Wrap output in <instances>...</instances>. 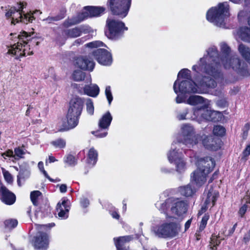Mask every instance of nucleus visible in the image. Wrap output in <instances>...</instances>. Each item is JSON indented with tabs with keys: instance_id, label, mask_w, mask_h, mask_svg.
<instances>
[{
	"instance_id": "603ef678",
	"label": "nucleus",
	"mask_w": 250,
	"mask_h": 250,
	"mask_svg": "<svg viewBox=\"0 0 250 250\" xmlns=\"http://www.w3.org/2000/svg\"><path fill=\"white\" fill-rule=\"evenodd\" d=\"M85 73L81 70H76L73 74V78H85Z\"/></svg>"
},
{
	"instance_id": "ddd939ff",
	"label": "nucleus",
	"mask_w": 250,
	"mask_h": 250,
	"mask_svg": "<svg viewBox=\"0 0 250 250\" xmlns=\"http://www.w3.org/2000/svg\"><path fill=\"white\" fill-rule=\"evenodd\" d=\"M108 3L113 14L124 18L128 13L131 0H108Z\"/></svg>"
},
{
	"instance_id": "6e6552de",
	"label": "nucleus",
	"mask_w": 250,
	"mask_h": 250,
	"mask_svg": "<svg viewBox=\"0 0 250 250\" xmlns=\"http://www.w3.org/2000/svg\"><path fill=\"white\" fill-rule=\"evenodd\" d=\"M105 11L103 7L85 6L83 10L78 15L68 19L63 22L65 27L77 24L89 17H98L103 14Z\"/></svg>"
},
{
	"instance_id": "052dcab7",
	"label": "nucleus",
	"mask_w": 250,
	"mask_h": 250,
	"mask_svg": "<svg viewBox=\"0 0 250 250\" xmlns=\"http://www.w3.org/2000/svg\"><path fill=\"white\" fill-rule=\"evenodd\" d=\"M2 156L4 157V156L6 157H12L15 158V156L13 155V151L12 150L9 149L6 152L2 154Z\"/></svg>"
},
{
	"instance_id": "a19ab883",
	"label": "nucleus",
	"mask_w": 250,
	"mask_h": 250,
	"mask_svg": "<svg viewBox=\"0 0 250 250\" xmlns=\"http://www.w3.org/2000/svg\"><path fill=\"white\" fill-rule=\"evenodd\" d=\"M64 161L65 163H67L70 166H74L77 164L76 159L71 154L68 155Z\"/></svg>"
},
{
	"instance_id": "774afa93",
	"label": "nucleus",
	"mask_w": 250,
	"mask_h": 250,
	"mask_svg": "<svg viewBox=\"0 0 250 250\" xmlns=\"http://www.w3.org/2000/svg\"><path fill=\"white\" fill-rule=\"evenodd\" d=\"M250 240V234L248 233L247 234L245 235L243 238V241L245 243L247 244Z\"/></svg>"
},
{
	"instance_id": "4c0bfd02",
	"label": "nucleus",
	"mask_w": 250,
	"mask_h": 250,
	"mask_svg": "<svg viewBox=\"0 0 250 250\" xmlns=\"http://www.w3.org/2000/svg\"><path fill=\"white\" fill-rule=\"evenodd\" d=\"M70 208L64 207V210H62V208H59L57 210L59 217L62 219H66L68 217V212Z\"/></svg>"
},
{
	"instance_id": "a878e982",
	"label": "nucleus",
	"mask_w": 250,
	"mask_h": 250,
	"mask_svg": "<svg viewBox=\"0 0 250 250\" xmlns=\"http://www.w3.org/2000/svg\"><path fill=\"white\" fill-rule=\"evenodd\" d=\"M80 116L67 113L66 115L67 124L63 127L64 130L75 128L79 123Z\"/></svg>"
},
{
	"instance_id": "49530a36",
	"label": "nucleus",
	"mask_w": 250,
	"mask_h": 250,
	"mask_svg": "<svg viewBox=\"0 0 250 250\" xmlns=\"http://www.w3.org/2000/svg\"><path fill=\"white\" fill-rule=\"evenodd\" d=\"M209 215L207 214H205L203 217L199 228L200 231H202L205 228L207 224V222L209 219Z\"/></svg>"
},
{
	"instance_id": "c03bdc74",
	"label": "nucleus",
	"mask_w": 250,
	"mask_h": 250,
	"mask_svg": "<svg viewBox=\"0 0 250 250\" xmlns=\"http://www.w3.org/2000/svg\"><path fill=\"white\" fill-rule=\"evenodd\" d=\"M64 15L63 14L58 15L54 17H48L46 19L43 20L44 21H46L48 23H51L55 21H60L64 18Z\"/></svg>"
},
{
	"instance_id": "c9c22d12",
	"label": "nucleus",
	"mask_w": 250,
	"mask_h": 250,
	"mask_svg": "<svg viewBox=\"0 0 250 250\" xmlns=\"http://www.w3.org/2000/svg\"><path fill=\"white\" fill-rule=\"evenodd\" d=\"M177 78H191V71L188 68L181 69L178 73Z\"/></svg>"
},
{
	"instance_id": "c756f323",
	"label": "nucleus",
	"mask_w": 250,
	"mask_h": 250,
	"mask_svg": "<svg viewBox=\"0 0 250 250\" xmlns=\"http://www.w3.org/2000/svg\"><path fill=\"white\" fill-rule=\"evenodd\" d=\"M238 34L241 39L246 42H250V28L242 27L240 28Z\"/></svg>"
},
{
	"instance_id": "7ed1b4c3",
	"label": "nucleus",
	"mask_w": 250,
	"mask_h": 250,
	"mask_svg": "<svg viewBox=\"0 0 250 250\" xmlns=\"http://www.w3.org/2000/svg\"><path fill=\"white\" fill-rule=\"evenodd\" d=\"M187 103L191 105L203 104L200 107L193 109V114L195 116L201 115L205 119L214 122H218L221 119V112L207 109L208 104L206 103L204 99L200 96H190L188 99Z\"/></svg>"
},
{
	"instance_id": "6e6d98bb",
	"label": "nucleus",
	"mask_w": 250,
	"mask_h": 250,
	"mask_svg": "<svg viewBox=\"0 0 250 250\" xmlns=\"http://www.w3.org/2000/svg\"><path fill=\"white\" fill-rule=\"evenodd\" d=\"M210 245L212 246L211 247V248L212 250H214V247H216L217 246H218L220 244V241L217 240V238H212L210 241Z\"/></svg>"
},
{
	"instance_id": "a18cd8bd",
	"label": "nucleus",
	"mask_w": 250,
	"mask_h": 250,
	"mask_svg": "<svg viewBox=\"0 0 250 250\" xmlns=\"http://www.w3.org/2000/svg\"><path fill=\"white\" fill-rule=\"evenodd\" d=\"M86 47L89 48H96L100 46H106L103 42L99 41H94L86 44Z\"/></svg>"
},
{
	"instance_id": "7c9ffc66",
	"label": "nucleus",
	"mask_w": 250,
	"mask_h": 250,
	"mask_svg": "<svg viewBox=\"0 0 250 250\" xmlns=\"http://www.w3.org/2000/svg\"><path fill=\"white\" fill-rule=\"evenodd\" d=\"M179 191L183 196L188 197L192 196L195 192V189L190 184L179 188Z\"/></svg>"
},
{
	"instance_id": "ea45409f",
	"label": "nucleus",
	"mask_w": 250,
	"mask_h": 250,
	"mask_svg": "<svg viewBox=\"0 0 250 250\" xmlns=\"http://www.w3.org/2000/svg\"><path fill=\"white\" fill-rule=\"evenodd\" d=\"M213 134L216 136H223L225 133V128L221 125H216L213 130Z\"/></svg>"
},
{
	"instance_id": "864d4df0",
	"label": "nucleus",
	"mask_w": 250,
	"mask_h": 250,
	"mask_svg": "<svg viewBox=\"0 0 250 250\" xmlns=\"http://www.w3.org/2000/svg\"><path fill=\"white\" fill-rule=\"evenodd\" d=\"M188 113V109H185L183 112L179 113L178 115H177V118L178 119V120H185V119H190L191 118V117H186L187 114Z\"/></svg>"
},
{
	"instance_id": "a211bd4d",
	"label": "nucleus",
	"mask_w": 250,
	"mask_h": 250,
	"mask_svg": "<svg viewBox=\"0 0 250 250\" xmlns=\"http://www.w3.org/2000/svg\"><path fill=\"white\" fill-rule=\"evenodd\" d=\"M36 249L46 250L49 245L48 236L46 233L39 232L32 240Z\"/></svg>"
},
{
	"instance_id": "0e129e2a",
	"label": "nucleus",
	"mask_w": 250,
	"mask_h": 250,
	"mask_svg": "<svg viewBox=\"0 0 250 250\" xmlns=\"http://www.w3.org/2000/svg\"><path fill=\"white\" fill-rule=\"evenodd\" d=\"M210 194H211V192L210 191H209L207 194V199L206 200V201L205 202V204L206 205H208L209 204H210V203L211 202Z\"/></svg>"
},
{
	"instance_id": "680f3d73",
	"label": "nucleus",
	"mask_w": 250,
	"mask_h": 250,
	"mask_svg": "<svg viewBox=\"0 0 250 250\" xmlns=\"http://www.w3.org/2000/svg\"><path fill=\"white\" fill-rule=\"evenodd\" d=\"M237 226V224L235 223L233 225V227L229 230L228 233L227 234H226L225 235L228 236H231L234 232Z\"/></svg>"
},
{
	"instance_id": "5fc2aeb1",
	"label": "nucleus",
	"mask_w": 250,
	"mask_h": 250,
	"mask_svg": "<svg viewBox=\"0 0 250 250\" xmlns=\"http://www.w3.org/2000/svg\"><path fill=\"white\" fill-rule=\"evenodd\" d=\"M250 128V125L249 123H247L245 125L243 128V134L242 137L244 139H246L248 135V132Z\"/></svg>"
},
{
	"instance_id": "4d7b16f0",
	"label": "nucleus",
	"mask_w": 250,
	"mask_h": 250,
	"mask_svg": "<svg viewBox=\"0 0 250 250\" xmlns=\"http://www.w3.org/2000/svg\"><path fill=\"white\" fill-rule=\"evenodd\" d=\"M247 208L248 206L246 204L244 205L240 208L239 210V214L240 215L241 217H243V216L245 214L247 210Z\"/></svg>"
},
{
	"instance_id": "09e8293b",
	"label": "nucleus",
	"mask_w": 250,
	"mask_h": 250,
	"mask_svg": "<svg viewBox=\"0 0 250 250\" xmlns=\"http://www.w3.org/2000/svg\"><path fill=\"white\" fill-rule=\"evenodd\" d=\"M105 94L109 104H111V103L113 100V96L111 91V87L110 86H107L105 90Z\"/></svg>"
},
{
	"instance_id": "aec40b11",
	"label": "nucleus",
	"mask_w": 250,
	"mask_h": 250,
	"mask_svg": "<svg viewBox=\"0 0 250 250\" xmlns=\"http://www.w3.org/2000/svg\"><path fill=\"white\" fill-rule=\"evenodd\" d=\"M83 105V102L82 98L75 97L72 98L70 102L67 113L80 116Z\"/></svg>"
},
{
	"instance_id": "9d476101",
	"label": "nucleus",
	"mask_w": 250,
	"mask_h": 250,
	"mask_svg": "<svg viewBox=\"0 0 250 250\" xmlns=\"http://www.w3.org/2000/svg\"><path fill=\"white\" fill-rule=\"evenodd\" d=\"M23 9V4H20L17 9L15 7H11L6 12L5 16L7 19H11L12 24H15L16 22L18 23L19 21L27 23L28 22H32L34 20L33 16L30 14H22Z\"/></svg>"
},
{
	"instance_id": "5701e85b",
	"label": "nucleus",
	"mask_w": 250,
	"mask_h": 250,
	"mask_svg": "<svg viewBox=\"0 0 250 250\" xmlns=\"http://www.w3.org/2000/svg\"><path fill=\"white\" fill-rule=\"evenodd\" d=\"M177 146H181L180 142H175L172 144L171 150L167 153V158L170 163L175 162L179 159L182 158V155L181 152H178L179 149H177Z\"/></svg>"
},
{
	"instance_id": "4468645a",
	"label": "nucleus",
	"mask_w": 250,
	"mask_h": 250,
	"mask_svg": "<svg viewBox=\"0 0 250 250\" xmlns=\"http://www.w3.org/2000/svg\"><path fill=\"white\" fill-rule=\"evenodd\" d=\"M78 83H72V87L76 89L80 94H83L88 96L96 98L100 93V88L97 84L92 83L84 84L83 79H74Z\"/></svg>"
},
{
	"instance_id": "39448f33",
	"label": "nucleus",
	"mask_w": 250,
	"mask_h": 250,
	"mask_svg": "<svg viewBox=\"0 0 250 250\" xmlns=\"http://www.w3.org/2000/svg\"><path fill=\"white\" fill-rule=\"evenodd\" d=\"M229 16V6L227 2L219 3L209 9L206 15L207 20L214 25L225 28V20Z\"/></svg>"
},
{
	"instance_id": "8fccbe9b",
	"label": "nucleus",
	"mask_w": 250,
	"mask_h": 250,
	"mask_svg": "<svg viewBox=\"0 0 250 250\" xmlns=\"http://www.w3.org/2000/svg\"><path fill=\"white\" fill-rule=\"evenodd\" d=\"M172 199H167L165 202L161 204V209L163 211L167 210L168 207H171Z\"/></svg>"
},
{
	"instance_id": "bb28decb",
	"label": "nucleus",
	"mask_w": 250,
	"mask_h": 250,
	"mask_svg": "<svg viewBox=\"0 0 250 250\" xmlns=\"http://www.w3.org/2000/svg\"><path fill=\"white\" fill-rule=\"evenodd\" d=\"M199 92L202 89L207 88H213L217 85L215 79H199Z\"/></svg>"
},
{
	"instance_id": "dca6fc26",
	"label": "nucleus",
	"mask_w": 250,
	"mask_h": 250,
	"mask_svg": "<svg viewBox=\"0 0 250 250\" xmlns=\"http://www.w3.org/2000/svg\"><path fill=\"white\" fill-rule=\"evenodd\" d=\"M92 56L102 65L109 66L112 63L111 54L106 49H95L93 51Z\"/></svg>"
},
{
	"instance_id": "cd10ccee",
	"label": "nucleus",
	"mask_w": 250,
	"mask_h": 250,
	"mask_svg": "<svg viewBox=\"0 0 250 250\" xmlns=\"http://www.w3.org/2000/svg\"><path fill=\"white\" fill-rule=\"evenodd\" d=\"M249 10V7L246 6L244 9L240 11L238 14L239 21L242 23L247 22L250 26V10Z\"/></svg>"
},
{
	"instance_id": "0eeeda50",
	"label": "nucleus",
	"mask_w": 250,
	"mask_h": 250,
	"mask_svg": "<svg viewBox=\"0 0 250 250\" xmlns=\"http://www.w3.org/2000/svg\"><path fill=\"white\" fill-rule=\"evenodd\" d=\"M30 36L26 32H23L18 36L19 41L17 44H14L8 47L7 53L12 55L16 56V59L25 56L26 54L28 55L33 54L32 51H29L27 49H30V44L32 40L30 39Z\"/></svg>"
},
{
	"instance_id": "e433bc0d",
	"label": "nucleus",
	"mask_w": 250,
	"mask_h": 250,
	"mask_svg": "<svg viewBox=\"0 0 250 250\" xmlns=\"http://www.w3.org/2000/svg\"><path fill=\"white\" fill-rule=\"evenodd\" d=\"M86 106L87 113L90 115H92L94 112V107L93 102L91 99L88 98L86 99Z\"/></svg>"
},
{
	"instance_id": "393cba45",
	"label": "nucleus",
	"mask_w": 250,
	"mask_h": 250,
	"mask_svg": "<svg viewBox=\"0 0 250 250\" xmlns=\"http://www.w3.org/2000/svg\"><path fill=\"white\" fill-rule=\"evenodd\" d=\"M133 236L132 235L121 236L117 239L114 238V240L117 250H128V248L124 247V245L125 243L133 240Z\"/></svg>"
},
{
	"instance_id": "72a5a7b5",
	"label": "nucleus",
	"mask_w": 250,
	"mask_h": 250,
	"mask_svg": "<svg viewBox=\"0 0 250 250\" xmlns=\"http://www.w3.org/2000/svg\"><path fill=\"white\" fill-rule=\"evenodd\" d=\"M174 163L176 165L177 171L181 173L185 171L186 169V163L183 157L179 159Z\"/></svg>"
},
{
	"instance_id": "3c124183",
	"label": "nucleus",
	"mask_w": 250,
	"mask_h": 250,
	"mask_svg": "<svg viewBox=\"0 0 250 250\" xmlns=\"http://www.w3.org/2000/svg\"><path fill=\"white\" fill-rule=\"evenodd\" d=\"M14 152L15 157H18L19 158H22V155L25 154L23 149L20 147L15 148Z\"/></svg>"
},
{
	"instance_id": "13d9d810",
	"label": "nucleus",
	"mask_w": 250,
	"mask_h": 250,
	"mask_svg": "<svg viewBox=\"0 0 250 250\" xmlns=\"http://www.w3.org/2000/svg\"><path fill=\"white\" fill-rule=\"evenodd\" d=\"M81 205L83 208H86L89 204V200L85 198H83L81 199Z\"/></svg>"
},
{
	"instance_id": "412c9836",
	"label": "nucleus",
	"mask_w": 250,
	"mask_h": 250,
	"mask_svg": "<svg viewBox=\"0 0 250 250\" xmlns=\"http://www.w3.org/2000/svg\"><path fill=\"white\" fill-rule=\"evenodd\" d=\"M76 65L81 69L92 71L95 66V62L87 57H78L76 60Z\"/></svg>"
},
{
	"instance_id": "20e7f679",
	"label": "nucleus",
	"mask_w": 250,
	"mask_h": 250,
	"mask_svg": "<svg viewBox=\"0 0 250 250\" xmlns=\"http://www.w3.org/2000/svg\"><path fill=\"white\" fill-rule=\"evenodd\" d=\"M215 161L210 157L201 158L197 163V169L195 170L191 176L192 181L198 186H201L206 181V177L213 169Z\"/></svg>"
},
{
	"instance_id": "f704fd0d",
	"label": "nucleus",
	"mask_w": 250,
	"mask_h": 250,
	"mask_svg": "<svg viewBox=\"0 0 250 250\" xmlns=\"http://www.w3.org/2000/svg\"><path fill=\"white\" fill-rule=\"evenodd\" d=\"M42 194L39 190L32 191L30 193L31 200L34 206L38 205V197Z\"/></svg>"
},
{
	"instance_id": "c85d7f7f",
	"label": "nucleus",
	"mask_w": 250,
	"mask_h": 250,
	"mask_svg": "<svg viewBox=\"0 0 250 250\" xmlns=\"http://www.w3.org/2000/svg\"><path fill=\"white\" fill-rule=\"evenodd\" d=\"M20 172L17 176V183L19 186H21V180H25L28 178L30 175V171L29 167H20Z\"/></svg>"
},
{
	"instance_id": "37998d69",
	"label": "nucleus",
	"mask_w": 250,
	"mask_h": 250,
	"mask_svg": "<svg viewBox=\"0 0 250 250\" xmlns=\"http://www.w3.org/2000/svg\"><path fill=\"white\" fill-rule=\"evenodd\" d=\"M64 207L70 208V202L68 200L63 198L62 199L61 203L59 202L57 204L56 209L58 210L59 208H62V210H64Z\"/></svg>"
},
{
	"instance_id": "2f4dec72",
	"label": "nucleus",
	"mask_w": 250,
	"mask_h": 250,
	"mask_svg": "<svg viewBox=\"0 0 250 250\" xmlns=\"http://www.w3.org/2000/svg\"><path fill=\"white\" fill-rule=\"evenodd\" d=\"M238 50L242 56L250 63V49L243 44H240Z\"/></svg>"
},
{
	"instance_id": "69168bd1",
	"label": "nucleus",
	"mask_w": 250,
	"mask_h": 250,
	"mask_svg": "<svg viewBox=\"0 0 250 250\" xmlns=\"http://www.w3.org/2000/svg\"><path fill=\"white\" fill-rule=\"evenodd\" d=\"M227 102L224 100H220L217 102V104L221 107H225L226 105Z\"/></svg>"
},
{
	"instance_id": "4be33fe9",
	"label": "nucleus",
	"mask_w": 250,
	"mask_h": 250,
	"mask_svg": "<svg viewBox=\"0 0 250 250\" xmlns=\"http://www.w3.org/2000/svg\"><path fill=\"white\" fill-rule=\"evenodd\" d=\"M202 143L208 149L216 151L220 147V140L213 136H207L203 139Z\"/></svg>"
},
{
	"instance_id": "f3484780",
	"label": "nucleus",
	"mask_w": 250,
	"mask_h": 250,
	"mask_svg": "<svg viewBox=\"0 0 250 250\" xmlns=\"http://www.w3.org/2000/svg\"><path fill=\"white\" fill-rule=\"evenodd\" d=\"M188 206V203L185 201L174 199H172L170 210L173 214L181 216L186 213Z\"/></svg>"
},
{
	"instance_id": "bf43d9fd",
	"label": "nucleus",
	"mask_w": 250,
	"mask_h": 250,
	"mask_svg": "<svg viewBox=\"0 0 250 250\" xmlns=\"http://www.w3.org/2000/svg\"><path fill=\"white\" fill-rule=\"evenodd\" d=\"M86 40L85 37H83L79 38L75 40L73 43L74 45H79L83 43Z\"/></svg>"
},
{
	"instance_id": "1a4fd4ad",
	"label": "nucleus",
	"mask_w": 250,
	"mask_h": 250,
	"mask_svg": "<svg viewBox=\"0 0 250 250\" xmlns=\"http://www.w3.org/2000/svg\"><path fill=\"white\" fill-rule=\"evenodd\" d=\"M106 25L107 30L105 31V34L108 38L111 39L120 38L124 31L128 29L123 22L113 18H108L106 20Z\"/></svg>"
},
{
	"instance_id": "b1692460",
	"label": "nucleus",
	"mask_w": 250,
	"mask_h": 250,
	"mask_svg": "<svg viewBox=\"0 0 250 250\" xmlns=\"http://www.w3.org/2000/svg\"><path fill=\"white\" fill-rule=\"evenodd\" d=\"M0 199L4 204L8 205L13 204L16 201L15 195L6 187L3 188Z\"/></svg>"
},
{
	"instance_id": "f03ea898",
	"label": "nucleus",
	"mask_w": 250,
	"mask_h": 250,
	"mask_svg": "<svg viewBox=\"0 0 250 250\" xmlns=\"http://www.w3.org/2000/svg\"><path fill=\"white\" fill-rule=\"evenodd\" d=\"M220 49L221 54L220 55L218 54L219 62L217 64L219 68L222 64L226 69L232 68L243 76H249L246 65L244 62L242 64L238 57L231 55L230 48L226 43L222 42L220 44Z\"/></svg>"
},
{
	"instance_id": "de8ad7c7",
	"label": "nucleus",
	"mask_w": 250,
	"mask_h": 250,
	"mask_svg": "<svg viewBox=\"0 0 250 250\" xmlns=\"http://www.w3.org/2000/svg\"><path fill=\"white\" fill-rule=\"evenodd\" d=\"M4 224L8 228H14L18 225V221L16 219H9L4 222Z\"/></svg>"
},
{
	"instance_id": "423d86ee",
	"label": "nucleus",
	"mask_w": 250,
	"mask_h": 250,
	"mask_svg": "<svg viewBox=\"0 0 250 250\" xmlns=\"http://www.w3.org/2000/svg\"><path fill=\"white\" fill-rule=\"evenodd\" d=\"M181 226L175 222H165L153 227L152 231L155 236L160 238H173L181 231Z\"/></svg>"
},
{
	"instance_id": "9b49d317",
	"label": "nucleus",
	"mask_w": 250,
	"mask_h": 250,
	"mask_svg": "<svg viewBox=\"0 0 250 250\" xmlns=\"http://www.w3.org/2000/svg\"><path fill=\"white\" fill-rule=\"evenodd\" d=\"M181 79H177L173 85L174 92L178 91L183 93H199L198 84L199 79H186L180 81Z\"/></svg>"
},
{
	"instance_id": "79ce46f5",
	"label": "nucleus",
	"mask_w": 250,
	"mask_h": 250,
	"mask_svg": "<svg viewBox=\"0 0 250 250\" xmlns=\"http://www.w3.org/2000/svg\"><path fill=\"white\" fill-rule=\"evenodd\" d=\"M1 170L5 181L9 184L12 183L13 178L12 175L4 168H1Z\"/></svg>"
},
{
	"instance_id": "6ab92c4d",
	"label": "nucleus",
	"mask_w": 250,
	"mask_h": 250,
	"mask_svg": "<svg viewBox=\"0 0 250 250\" xmlns=\"http://www.w3.org/2000/svg\"><path fill=\"white\" fill-rule=\"evenodd\" d=\"M91 29L86 26H80L71 29L64 30L62 32V35L67 38H75L82 35L83 33L86 34L89 33Z\"/></svg>"
},
{
	"instance_id": "f257e3e1",
	"label": "nucleus",
	"mask_w": 250,
	"mask_h": 250,
	"mask_svg": "<svg viewBox=\"0 0 250 250\" xmlns=\"http://www.w3.org/2000/svg\"><path fill=\"white\" fill-rule=\"evenodd\" d=\"M207 54L201 58L196 64L192 66V70L197 77H204L208 75L216 78L221 76L220 68L218 66L219 58L216 46H213L206 51Z\"/></svg>"
},
{
	"instance_id": "f8f14e48",
	"label": "nucleus",
	"mask_w": 250,
	"mask_h": 250,
	"mask_svg": "<svg viewBox=\"0 0 250 250\" xmlns=\"http://www.w3.org/2000/svg\"><path fill=\"white\" fill-rule=\"evenodd\" d=\"M198 138L193 126L185 124L181 127V138L178 142L190 148L198 143Z\"/></svg>"
},
{
	"instance_id": "2eb2a0df",
	"label": "nucleus",
	"mask_w": 250,
	"mask_h": 250,
	"mask_svg": "<svg viewBox=\"0 0 250 250\" xmlns=\"http://www.w3.org/2000/svg\"><path fill=\"white\" fill-rule=\"evenodd\" d=\"M112 120V116L109 111H107L99 119L98 126L99 129L95 131H92V133L96 137L103 138L107 134V130L111 124Z\"/></svg>"
},
{
	"instance_id": "e2e57ef3",
	"label": "nucleus",
	"mask_w": 250,
	"mask_h": 250,
	"mask_svg": "<svg viewBox=\"0 0 250 250\" xmlns=\"http://www.w3.org/2000/svg\"><path fill=\"white\" fill-rule=\"evenodd\" d=\"M250 154V145L248 146L243 151L244 157H247Z\"/></svg>"
},
{
	"instance_id": "58836bf2",
	"label": "nucleus",
	"mask_w": 250,
	"mask_h": 250,
	"mask_svg": "<svg viewBox=\"0 0 250 250\" xmlns=\"http://www.w3.org/2000/svg\"><path fill=\"white\" fill-rule=\"evenodd\" d=\"M51 144L55 147L62 148L65 146L66 142L65 140L62 139H58L56 140L52 141L51 142Z\"/></svg>"
},
{
	"instance_id": "473e14b6",
	"label": "nucleus",
	"mask_w": 250,
	"mask_h": 250,
	"mask_svg": "<svg viewBox=\"0 0 250 250\" xmlns=\"http://www.w3.org/2000/svg\"><path fill=\"white\" fill-rule=\"evenodd\" d=\"M98 152L93 147L91 148L88 154V163L94 166L97 162Z\"/></svg>"
},
{
	"instance_id": "338daca9",
	"label": "nucleus",
	"mask_w": 250,
	"mask_h": 250,
	"mask_svg": "<svg viewBox=\"0 0 250 250\" xmlns=\"http://www.w3.org/2000/svg\"><path fill=\"white\" fill-rule=\"evenodd\" d=\"M60 190L62 193H65L67 191V186L65 184H62L60 186Z\"/></svg>"
}]
</instances>
